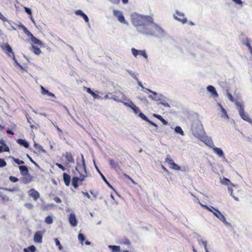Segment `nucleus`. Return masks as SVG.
<instances>
[{"instance_id": "f257e3e1", "label": "nucleus", "mask_w": 252, "mask_h": 252, "mask_svg": "<svg viewBox=\"0 0 252 252\" xmlns=\"http://www.w3.org/2000/svg\"><path fill=\"white\" fill-rule=\"evenodd\" d=\"M132 23L137 28V30L143 34L154 36H159L163 34L162 29L154 23L153 19L150 16H133Z\"/></svg>"}, {"instance_id": "f03ea898", "label": "nucleus", "mask_w": 252, "mask_h": 252, "mask_svg": "<svg viewBox=\"0 0 252 252\" xmlns=\"http://www.w3.org/2000/svg\"><path fill=\"white\" fill-rule=\"evenodd\" d=\"M191 132L195 137L198 139H200L205 134L203 126L199 122H194L192 124Z\"/></svg>"}, {"instance_id": "7ed1b4c3", "label": "nucleus", "mask_w": 252, "mask_h": 252, "mask_svg": "<svg viewBox=\"0 0 252 252\" xmlns=\"http://www.w3.org/2000/svg\"><path fill=\"white\" fill-rule=\"evenodd\" d=\"M239 114L241 118L244 121L248 122L252 125V120L249 117V115L245 113L244 111V106L240 102L237 101L235 103Z\"/></svg>"}, {"instance_id": "20e7f679", "label": "nucleus", "mask_w": 252, "mask_h": 252, "mask_svg": "<svg viewBox=\"0 0 252 252\" xmlns=\"http://www.w3.org/2000/svg\"><path fill=\"white\" fill-rule=\"evenodd\" d=\"M169 157L170 156L168 155L165 159V162L168 164L169 167L175 170H181V167L175 163L172 159L170 158Z\"/></svg>"}, {"instance_id": "39448f33", "label": "nucleus", "mask_w": 252, "mask_h": 252, "mask_svg": "<svg viewBox=\"0 0 252 252\" xmlns=\"http://www.w3.org/2000/svg\"><path fill=\"white\" fill-rule=\"evenodd\" d=\"M199 139H200L203 142H204L206 145H207L210 148L214 147V144L212 139L206 135L205 134L202 137H201Z\"/></svg>"}, {"instance_id": "423d86ee", "label": "nucleus", "mask_w": 252, "mask_h": 252, "mask_svg": "<svg viewBox=\"0 0 252 252\" xmlns=\"http://www.w3.org/2000/svg\"><path fill=\"white\" fill-rule=\"evenodd\" d=\"M81 156L82 159V164L81 165L79 163H77V167H76V170L78 171L79 173H83L82 171H84V173H87L86 164L85 162L84 157L82 155H81Z\"/></svg>"}, {"instance_id": "0eeeda50", "label": "nucleus", "mask_w": 252, "mask_h": 252, "mask_svg": "<svg viewBox=\"0 0 252 252\" xmlns=\"http://www.w3.org/2000/svg\"><path fill=\"white\" fill-rule=\"evenodd\" d=\"M131 50L133 55L135 57H136L138 55H140L145 59H147L148 58V56L145 50H137L134 48H132Z\"/></svg>"}, {"instance_id": "6e6552de", "label": "nucleus", "mask_w": 252, "mask_h": 252, "mask_svg": "<svg viewBox=\"0 0 252 252\" xmlns=\"http://www.w3.org/2000/svg\"><path fill=\"white\" fill-rule=\"evenodd\" d=\"M43 233L41 231H37L33 237V241L35 243L41 244L42 242V236Z\"/></svg>"}, {"instance_id": "1a4fd4ad", "label": "nucleus", "mask_w": 252, "mask_h": 252, "mask_svg": "<svg viewBox=\"0 0 252 252\" xmlns=\"http://www.w3.org/2000/svg\"><path fill=\"white\" fill-rule=\"evenodd\" d=\"M113 13L114 15L118 18V20L121 23L126 24V21L125 20V17L123 13L121 11L118 10H114Z\"/></svg>"}, {"instance_id": "9d476101", "label": "nucleus", "mask_w": 252, "mask_h": 252, "mask_svg": "<svg viewBox=\"0 0 252 252\" xmlns=\"http://www.w3.org/2000/svg\"><path fill=\"white\" fill-rule=\"evenodd\" d=\"M28 195L33 198L35 201L37 200L40 197L39 192L33 189L28 191Z\"/></svg>"}, {"instance_id": "9b49d317", "label": "nucleus", "mask_w": 252, "mask_h": 252, "mask_svg": "<svg viewBox=\"0 0 252 252\" xmlns=\"http://www.w3.org/2000/svg\"><path fill=\"white\" fill-rule=\"evenodd\" d=\"M69 221L72 226L75 227L77 225V220L76 218V216L74 214H70Z\"/></svg>"}, {"instance_id": "f8f14e48", "label": "nucleus", "mask_w": 252, "mask_h": 252, "mask_svg": "<svg viewBox=\"0 0 252 252\" xmlns=\"http://www.w3.org/2000/svg\"><path fill=\"white\" fill-rule=\"evenodd\" d=\"M94 166H95V167L97 170V171L99 173V174H100L101 177L102 178V180L104 181V182L107 184V185L110 188H111V189H112L113 190H114V191H115V189H114V188L109 184V183L107 181V180H106V179L105 178V177H104V176L101 173V172H100V171L99 170V169H98V168L97 167V166L96 165V164L94 163Z\"/></svg>"}, {"instance_id": "ddd939ff", "label": "nucleus", "mask_w": 252, "mask_h": 252, "mask_svg": "<svg viewBox=\"0 0 252 252\" xmlns=\"http://www.w3.org/2000/svg\"><path fill=\"white\" fill-rule=\"evenodd\" d=\"M207 90L211 93V95L213 97H217L218 96V94L217 92L216 89L214 87L211 85H209L207 87Z\"/></svg>"}, {"instance_id": "4468645a", "label": "nucleus", "mask_w": 252, "mask_h": 252, "mask_svg": "<svg viewBox=\"0 0 252 252\" xmlns=\"http://www.w3.org/2000/svg\"><path fill=\"white\" fill-rule=\"evenodd\" d=\"M75 13L77 15L81 16V17H82L86 22H87V23L89 22V19L88 17L81 10H76L75 12Z\"/></svg>"}, {"instance_id": "2eb2a0df", "label": "nucleus", "mask_w": 252, "mask_h": 252, "mask_svg": "<svg viewBox=\"0 0 252 252\" xmlns=\"http://www.w3.org/2000/svg\"><path fill=\"white\" fill-rule=\"evenodd\" d=\"M1 48L5 51L6 53H11L14 55V53L12 51V48L8 43H5L4 44L1 46Z\"/></svg>"}, {"instance_id": "dca6fc26", "label": "nucleus", "mask_w": 252, "mask_h": 252, "mask_svg": "<svg viewBox=\"0 0 252 252\" xmlns=\"http://www.w3.org/2000/svg\"><path fill=\"white\" fill-rule=\"evenodd\" d=\"M211 208L215 211V212H213V214L220 220H222L223 218L224 217V215L218 209H216L212 206H211Z\"/></svg>"}, {"instance_id": "f3484780", "label": "nucleus", "mask_w": 252, "mask_h": 252, "mask_svg": "<svg viewBox=\"0 0 252 252\" xmlns=\"http://www.w3.org/2000/svg\"><path fill=\"white\" fill-rule=\"evenodd\" d=\"M212 148L213 149L214 153L216 154L218 156L220 157L224 158L223 152L221 149L216 147L215 146H214V147H212Z\"/></svg>"}, {"instance_id": "a211bd4d", "label": "nucleus", "mask_w": 252, "mask_h": 252, "mask_svg": "<svg viewBox=\"0 0 252 252\" xmlns=\"http://www.w3.org/2000/svg\"><path fill=\"white\" fill-rule=\"evenodd\" d=\"M65 158L68 163H74V160L70 152H66L65 155Z\"/></svg>"}, {"instance_id": "6ab92c4d", "label": "nucleus", "mask_w": 252, "mask_h": 252, "mask_svg": "<svg viewBox=\"0 0 252 252\" xmlns=\"http://www.w3.org/2000/svg\"><path fill=\"white\" fill-rule=\"evenodd\" d=\"M63 181L64 182L65 185L66 186H68L69 185L70 182V179H71L70 176L69 175L67 174L66 173H63Z\"/></svg>"}, {"instance_id": "aec40b11", "label": "nucleus", "mask_w": 252, "mask_h": 252, "mask_svg": "<svg viewBox=\"0 0 252 252\" xmlns=\"http://www.w3.org/2000/svg\"><path fill=\"white\" fill-rule=\"evenodd\" d=\"M30 38H31V40L32 41V42L34 44H37L39 46H42V42L40 40H39L38 39L36 38V37H35L33 34L30 37Z\"/></svg>"}, {"instance_id": "412c9836", "label": "nucleus", "mask_w": 252, "mask_h": 252, "mask_svg": "<svg viewBox=\"0 0 252 252\" xmlns=\"http://www.w3.org/2000/svg\"><path fill=\"white\" fill-rule=\"evenodd\" d=\"M19 170L21 172V173L23 175H26L29 173V170L27 166L21 165L19 166Z\"/></svg>"}, {"instance_id": "4be33fe9", "label": "nucleus", "mask_w": 252, "mask_h": 252, "mask_svg": "<svg viewBox=\"0 0 252 252\" xmlns=\"http://www.w3.org/2000/svg\"><path fill=\"white\" fill-rule=\"evenodd\" d=\"M17 142L19 144H20L21 146H24V147H25L26 148H27L29 147V144L26 140L19 139L17 141Z\"/></svg>"}, {"instance_id": "5701e85b", "label": "nucleus", "mask_w": 252, "mask_h": 252, "mask_svg": "<svg viewBox=\"0 0 252 252\" xmlns=\"http://www.w3.org/2000/svg\"><path fill=\"white\" fill-rule=\"evenodd\" d=\"M19 27L23 30L24 33L28 35L29 37H30L32 34L27 29V28L24 26L23 25H21L19 26Z\"/></svg>"}, {"instance_id": "b1692460", "label": "nucleus", "mask_w": 252, "mask_h": 252, "mask_svg": "<svg viewBox=\"0 0 252 252\" xmlns=\"http://www.w3.org/2000/svg\"><path fill=\"white\" fill-rule=\"evenodd\" d=\"M87 92L88 93L91 94L94 99L100 98V96L92 91L90 88H87Z\"/></svg>"}, {"instance_id": "393cba45", "label": "nucleus", "mask_w": 252, "mask_h": 252, "mask_svg": "<svg viewBox=\"0 0 252 252\" xmlns=\"http://www.w3.org/2000/svg\"><path fill=\"white\" fill-rule=\"evenodd\" d=\"M127 101H128V102H124V101H122V103L125 105V106H126L128 107H129L131 109L133 107V106H134V104L132 102V101L129 99H128L127 100Z\"/></svg>"}, {"instance_id": "a878e982", "label": "nucleus", "mask_w": 252, "mask_h": 252, "mask_svg": "<svg viewBox=\"0 0 252 252\" xmlns=\"http://www.w3.org/2000/svg\"><path fill=\"white\" fill-rule=\"evenodd\" d=\"M198 244L201 245H202L204 248V250L205 251V252H207V251H208V248L207 247V241H203L201 239H198L197 240Z\"/></svg>"}, {"instance_id": "bb28decb", "label": "nucleus", "mask_w": 252, "mask_h": 252, "mask_svg": "<svg viewBox=\"0 0 252 252\" xmlns=\"http://www.w3.org/2000/svg\"><path fill=\"white\" fill-rule=\"evenodd\" d=\"M79 181V178L74 177L72 179V185L75 189H77L78 187V182Z\"/></svg>"}, {"instance_id": "cd10ccee", "label": "nucleus", "mask_w": 252, "mask_h": 252, "mask_svg": "<svg viewBox=\"0 0 252 252\" xmlns=\"http://www.w3.org/2000/svg\"><path fill=\"white\" fill-rule=\"evenodd\" d=\"M108 247L112 250V252H119L120 251V247L119 246L110 245Z\"/></svg>"}, {"instance_id": "c85d7f7f", "label": "nucleus", "mask_w": 252, "mask_h": 252, "mask_svg": "<svg viewBox=\"0 0 252 252\" xmlns=\"http://www.w3.org/2000/svg\"><path fill=\"white\" fill-rule=\"evenodd\" d=\"M154 116L156 118H157V119H158V120H159L164 125H167L168 123L167 122L164 120V119L162 118V117L159 115H157V114H154Z\"/></svg>"}, {"instance_id": "c756f323", "label": "nucleus", "mask_w": 252, "mask_h": 252, "mask_svg": "<svg viewBox=\"0 0 252 252\" xmlns=\"http://www.w3.org/2000/svg\"><path fill=\"white\" fill-rule=\"evenodd\" d=\"M173 17H174V18L176 20H178V21H180V22H181V23H182V24H184L186 23H187V18H179V17H177L175 14H174V15H173Z\"/></svg>"}, {"instance_id": "7c9ffc66", "label": "nucleus", "mask_w": 252, "mask_h": 252, "mask_svg": "<svg viewBox=\"0 0 252 252\" xmlns=\"http://www.w3.org/2000/svg\"><path fill=\"white\" fill-rule=\"evenodd\" d=\"M219 105L221 108V112L223 114V115L221 116V117L226 118V119H228V116L227 114V112H226V110L220 104H219Z\"/></svg>"}, {"instance_id": "2f4dec72", "label": "nucleus", "mask_w": 252, "mask_h": 252, "mask_svg": "<svg viewBox=\"0 0 252 252\" xmlns=\"http://www.w3.org/2000/svg\"><path fill=\"white\" fill-rule=\"evenodd\" d=\"M174 130L176 133L180 134L182 136L184 135V132L180 126H176Z\"/></svg>"}, {"instance_id": "473e14b6", "label": "nucleus", "mask_w": 252, "mask_h": 252, "mask_svg": "<svg viewBox=\"0 0 252 252\" xmlns=\"http://www.w3.org/2000/svg\"><path fill=\"white\" fill-rule=\"evenodd\" d=\"M234 3L238 5L240 7L244 6V2L242 0H232Z\"/></svg>"}, {"instance_id": "72a5a7b5", "label": "nucleus", "mask_w": 252, "mask_h": 252, "mask_svg": "<svg viewBox=\"0 0 252 252\" xmlns=\"http://www.w3.org/2000/svg\"><path fill=\"white\" fill-rule=\"evenodd\" d=\"M32 48L33 49V51L36 55H39L41 53V50L37 47L34 46L33 45L32 46Z\"/></svg>"}, {"instance_id": "f704fd0d", "label": "nucleus", "mask_w": 252, "mask_h": 252, "mask_svg": "<svg viewBox=\"0 0 252 252\" xmlns=\"http://www.w3.org/2000/svg\"><path fill=\"white\" fill-rule=\"evenodd\" d=\"M34 147L39 151H42L43 153H46V151L44 149H43L41 145H40L39 144L34 143Z\"/></svg>"}, {"instance_id": "c9c22d12", "label": "nucleus", "mask_w": 252, "mask_h": 252, "mask_svg": "<svg viewBox=\"0 0 252 252\" xmlns=\"http://www.w3.org/2000/svg\"><path fill=\"white\" fill-rule=\"evenodd\" d=\"M78 238L81 244L83 245V242L85 239L84 235L82 233H79L78 235Z\"/></svg>"}, {"instance_id": "e433bc0d", "label": "nucleus", "mask_w": 252, "mask_h": 252, "mask_svg": "<svg viewBox=\"0 0 252 252\" xmlns=\"http://www.w3.org/2000/svg\"><path fill=\"white\" fill-rule=\"evenodd\" d=\"M80 177L79 178V181L82 182L83 181L85 180V177H87L88 176L87 173H79Z\"/></svg>"}, {"instance_id": "4c0bfd02", "label": "nucleus", "mask_w": 252, "mask_h": 252, "mask_svg": "<svg viewBox=\"0 0 252 252\" xmlns=\"http://www.w3.org/2000/svg\"><path fill=\"white\" fill-rule=\"evenodd\" d=\"M53 220L51 216H48L45 219V222L47 224H51L53 223Z\"/></svg>"}, {"instance_id": "58836bf2", "label": "nucleus", "mask_w": 252, "mask_h": 252, "mask_svg": "<svg viewBox=\"0 0 252 252\" xmlns=\"http://www.w3.org/2000/svg\"><path fill=\"white\" fill-rule=\"evenodd\" d=\"M119 96L118 94V95L112 94L111 95V96L110 97V99H112L117 102H122V100L119 99Z\"/></svg>"}, {"instance_id": "ea45409f", "label": "nucleus", "mask_w": 252, "mask_h": 252, "mask_svg": "<svg viewBox=\"0 0 252 252\" xmlns=\"http://www.w3.org/2000/svg\"><path fill=\"white\" fill-rule=\"evenodd\" d=\"M117 94L119 95V97H121L124 100H127L128 99L124 93L119 92L118 93H117Z\"/></svg>"}, {"instance_id": "a19ab883", "label": "nucleus", "mask_w": 252, "mask_h": 252, "mask_svg": "<svg viewBox=\"0 0 252 252\" xmlns=\"http://www.w3.org/2000/svg\"><path fill=\"white\" fill-rule=\"evenodd\" d=\"M221 183L222 184L226 185H228L231 183L229 179L225 178H223V179L221 181Z\"/></svg>"}, {"instance_id": "79ce46f5", "label": "nucleus", "mask_w": 252, "mask_h": 252, "mask_svg": "<svg viewBox=\"0 0 252 252\" xmlns=\"http://www.w3.org/2000/svg\"><path fill=\"white\" fill-rule=\"evenodd\" d=\"M109 163L113 168H116L118 166V164L115 161L112 159H109Z\"/></svg>"}, {"instance_id": "37998d69", "label": "nucleus", "mask_w": 252, "mask_h": 252, "mask_svg": "<svg viewBox=\"0 0 252 252\" xmlns=\"http://www.w3.org/2000/svg\"><path fill=\"white\" fill-rule=\"evenodd\" d=\"M139 116L143 120L147 122L149 121L148 118L142 113L140 112L139 113Z\"/></svg>"}, {"instance_id": "c03bdc74", "label": "nucleus", "mask_w": 252, "mask_h": 252, "mask_svg": "<svg viewBox=\"0 0 252 252\" xmlns=\"http://www.w3.org/2000/svg\"><path fill=\"white\" fill-rule=\"evenodd\" d=\"M131 109L133 111V112L137 114L140 112V109L138 107H137L135 104L133 106V107Z\"/></svg>"}, {"instance_id": "a18cd8bd", "label": "nucleus", "mask_w": 252, "mask_h": 252, "mask_svg": "<svg viewBox=\"0 0 252 252\" xmlns=\"http://www.w3.org/2000/svg\"><path fill=\"white\" fill-rule=\"evenodd\" d=\"M56 245L58 246L59 250H61L63 248L59 240L57 238L54 239Z\"/></svg>"}, {"instance_id": "49530a36", "label": "nucleus", "mask_w": 252, "mask_h": 252, "mask_svg": "<svg viewBox=\"0 0 252 252\" xmlns=\"http://www.w3.org/2000/svg\"><path fill=\"white\" fill-rule=\"evenodd\" d=\"M13 159L14 161L18 164L21 165L24 164V161L23 160H20L19 159L15 158H12Z\"/></svg>"}, {"instance_id": "de8ad7c7", "label": "nucleus", "mask_w": 252, "mask_h": 252, "mask_svg": "<svg viewBox=\"0 0 252 252\" xmlns=\"http://www.w3.org/2000/svg\"><path fill=\"white\" fill-rule=\"evenodd\" d=\"M3 189L10 192H16L18 191V189L17 188H3Z\"/></svg>"}, {"instance_id": "09e8293b", "label": "nucleus", "mask_w": 252, "mask_h": 252, "mask_svg": "<svg viewBox=\"0 0 252 252\" xmlns=\"http://www.w3.org/2000/svg\"><path fill=\"white\" fill-rule=\"evenodd\" d=\"M25 207L28 208V209H32L33 207V205L30 203H26L24 205Z\"/></svg>"}, {"instance_id": "8fccbe9b", "label": "nucleus", "mask_w": 252, "mask_h": 252, "mask_svg": "<svg viewBox=\"0 0 252 252\" xmlns=\"http://www.w3.org/2000/svg\"><path fill=\"white\" fill-rule=\"evenodd\" d=\"M6 165V162L3 159L0 158V167H3Z\"/></svg>"}, {"instance_id": "3c124183", "label": "nucleus", "mask_w": 252, "mask_h": 252, "mask_svg": "<svg viewBox=\"0 0 252 252\" xmlns=\"http://www.w3.org/2000/svg\"><path fill=\"white\" fill-rule=\"evenodd\" d=\"M228 191L230 192V195L233 197V198L236 201H239V198L234 195H232V192H233V190L231 188H228Z\"/></svg>"}, {"instance_id": "603ef678", "label": "nucleus", "mask_w": 252, "mask_h": 252, "mask_svg": "<svg viewBox=\"0 0 252 252\" xmlns=\"http://www.w3.org/2000/svg\"><path fill=\"white\" fill-rule=\"evenodd\" d=\"M9 179L11 182H13V183H15V182L18 181V179L14 176H10L9 178Z\"/></svg>"}, {"instance_id": "864d4df0", "label": "nucleus", "mask_w": 252, "mask_h": 252, "mask_svg": "<svg viewBox=\"0 0 252 252\" xmlns=\"http://www.w3.org/2000/svg\"><path fill=\"white\" fill-rule=\"evenodd\" d=\"M149 97L155 101H158L160 100V98L158 96H152V95H149Z\"/></svg>"}, {"instance_id": "5fc2aeb1", "label": "nucleus", "mask_w": 252, "mask_h": 252, "mask_svg": "<svg viewBox=\"0 0 252 252\" xmlns=\"http://www.w3.org/2000/svg\"><path fill=\"white\" fill-rule=\"evenodd\" d=\"M13 55V61H14V62L15 63H16L17 65H18V66L21 68V69H22V70H23V66H22V65H21L19 63H18V62H17V61L16 60V58H15V57L14 54V55Z\"/></svg>"}, {"instance_id": "6e6d98bb", "label": "nucleus", "mask_w": 252, "mask_h": 252, "mask_svg": "<svg viewBox=\"0 0 252 252\" xmlns=\"http://www.w3.org/2000/svg\"><path fill=\"white\" fill-rule=\"evenodd\" d=\"M41 92L43 94H47L49 93V91L45 89L43 86H41Z\"/></svg>"}, {"instance_id": "4d7b16f0", "label": "nucleus", "mask_w": 252, "mask_h": 252, "mask_svg": "<svg viewBox=\"0 0 252 252\" xmlns=\"http://www.w3.org/2000/svg\"><path fill=\"white\" fill-rule=\"evenodd\" d=\"M28 249L29 250V252L31 251L32 252H35L36 250V248L34 246L32 245L28 247Z\"/></svg>"}, {"instance_id": "13d9d810", "label": "nucleus", "mask_w": 252, "mask_h": 252, "mask_svg": "<svg viewBox=\"0 0 252 252\" xmlns=\"http://www.w3.org/2000/svg\"><path fill=\"white\" fill-rule=\"evenodd\" d=\"M1 197L4 201H8L9 200V198L7 195H1Z\"/></svg>"}, {"instance_id": "bf43d9fd", "label": "nucleus", "mask_w": 252, "mask_h": 252, "mask_svg": "<svg viewBox=\"0 0 252 252\" xmlns=\"http://www.w3.org/2000/svg\"><path fill=\"white\" fill-rule=\"evenodd\" d=\"M25 11L29 15H32V11L30 8L25 7H24Z\"/></svg>"}, {"instance_id": "052dcab7", "label": "nucleus", "mask_w": 252, "mask_h": 252, "mask_svg": "<svg viewBox=\"0 0 252 252\" xmlns=\"http://www.w3.org/2000/svg\"><path fill=\"white\" fill-rule=\"evenodd\" d=\"M56 165L63 171H64L65 168L61 164L58 163H56Z\"/></svg>"}, {"instance_id": "680f3d73", "label": "nucleus", "mask_w": 252, "mask_h": 252, "mask_svg": "<svg viewBox=\"0 0 252 252\" xmlns=\"http://www.w3.org/2000/svg\"><path fill=\"white\" fill-rule=\"evenodd\" d=\"M221 221H222L225 225H230V223H229L225 219V217L223 218L222 220H221Z\"/></svg>"}, {"instance_id": "e2e57ef3", "label": "nucleus", "mask_w": 252, "mask_h": 252, "mask_svg": "<svg viewBox=\"0 0 252 252\" xmlns=\"http://www.w3.org/2000/svg\"><path fill=\"white\" fill-rule=\"evenodd\" d=\"M0 19L4 22L7 21V19L6 17H5L4 16H3V15L0 12Z\"/></svg>"}, {"instance_id": "0e129e2a", "label": "nucleus", "mask_w": 252, "mask_h": 252, "mask_svg": "<svg viewBox=\"0 0 252 252\" xmlns=\"http://www.w3.org/2000/svg\"><path fill=\"white\" fill-rule=\"evenodd\" d=\"M129 74L135 79L138 80V79L136 78L135 73L134 72H132V71H128Z\"/></svg>"}, {"instance_id": "69168bd1", "label": "nucleus", "mask_w": 252, "mask_h": 252, "mask_svg": "<svg viewBox=\"0 0 252 252\" xmlns=\"http://www.w3.org/2000/svg\"><path fill=\"white\" fill-rule=\"evenodd\" d=\"M160 104L165 107H166L168 108H170V105L168 103L164 102H161Z\"/></svg>"}, {"instance_id": "338daca9", "label": "nucleus", "mask_w": 252, "mask_h": 252, "mask_svg": "<svg viewBox=\"0 0 252 252\" xmlns=\"http://www.w3.org/2000/svg\"><path fill=\"white\" fill-rule=\"evenodd\" d=\"M227 96L229 100L233 102V98L232 95L229 93H227Z\"/></svg>"}, {"instance_id": "774afa93", "label": "nucleus", "mask_w": 252, "mask_h": 252, "mask_svg": "<svg viewBox=\"0 0 252 252\" xmlns=\"http://www.w3.org/2000/svg\"><path fill=\"white\" fill-rule=\"evenodd\" d=\"M54 200L57 203H61L62 202L61 199L58 197H55L54 198Z\"/></svg>"}]
</instances>
